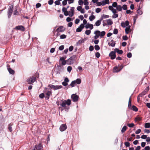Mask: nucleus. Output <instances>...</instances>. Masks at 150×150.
Wrapping results in <instances>:
<instances>
[{
  "mask_svg": "<svg viewBox=\"0 0 150 150\" xmlns=\"http://www.w3.org/2000/svg\"><path fill=\"white\" fill-rule=\"evenodd\" d=\"M61 103L60 105L63 107H66V105L68 106L70 105L71 104V100L69 99H68L67 100H64L63 99L61 100Z\"/></svg>",
  "mask_w": 150,
  "mask_h": 150,
  "instance_id": "f257e3e1",
  "label": "nucleus"
},
{
  "mask_svg": "<svg viewBox=\"0 0 150 150\" xmlns=\"http://www.w3.org/2000/svg\"><path fill=\"white\" fill-rule=\"evenodd\" d=\"M76 56L73 55L67 60V64L70 65L74 63L76 60Z\"/></svg>",
  "mask_w": 150,
  "mask_h": 150,
  "instance_id": "f03ea898",
  "label": "nucleus"
},
{
  "mask_svg": "<svg viewBox=\"0 0 150 150\" xmlns=\"http://www.w3.org/2000/svg\"><path fill=\"white\" fill-rule=\"evenodd\" d=\"M13 10V6L12 5L9 6L7 11L8 17V18H10Z\"/></svg>",
  "mask_w": 150,
  "mask_h": 150,
  "instance_id": "7ed1b4c3",
  "label": "nucleus"
},
{
  "mask_svg": "<svg viewBox=\"0 0 150 150\" xmlns=\"http://www.w3.org/2000/svg\"><path fill=\"white\" fill-rule=\"evenodd\" d=\"M36 80V78L35 76H33L31 77L28 78L27 81L29 84H32L35 82Z\"/></svg>",
  "mask_w": 150,
  "mask_h": 150,
  "instance_id": "20e7f679",
  "label": "nucleus"
},
{
  "mask_svg": "<svg viewBox=\"0 0 150 150\" xmlns=\"http://www.w3.org/2000/svg\"><path fill=\"white\" fill-rule=\"evenodd\" d=\"M123 66L122 65L119 66L118 67H115L113 68V72H117L120 71L123 68Z\"/></svg>",
  "mask_w": 150,
  "mask_h": 150,
  "instance_id": "39448f33",
  "label": "nucleus"
},
{
  "mask_svg": "<svg viewBox=\"0 0 150 150\" xmlns=\"http://www.w3.org/2000/svg\"><path fill=\"white\" fill-rule=\"evenodd\" d=\"M71 98L73 101L76 102L78 100L79 96L76 94H73L71 95Z\"/></svg>",
  "mask_w": 150,
  "mask_h": 150,
  "instance_id": "423d86ee",
  "label": "nucleus"
},
{
  "mask_svg": "<svg viewBox=\"0 0 150 150\" xmlns=\"http://www.w3.org/2000/svg\"><path fill=\"white\" fill-rule=\"evenodd\" d=\"M116 53L115 51H112L109 54V56L111 59H114L116 57Z\"/></svg>",
  "mask_w": 150,
  "mask_h": 150,
  "instance_id": "0eeeda50",
  "label": "nucleus"
},
{
  "mask_svg": "<svg viewBox=\"0 0 150 150\" xmlns=\"http://www.w3.org/2000/svg\"><path fill=\"white\" fill-rule=\"evenodd\" d=\"M96 31L100 38H103V36L105 35L106 33L105 32V31L100 32L98 30H97Z\"/></svg>",
  "mask_w": 150,
  "mask_h": 150,
  "instance_id": "6e6552de",
  "label": "nucleus"
},
{
  "mask_svg": "<svg viewBox=\"0 0 150 150\" xmlns=\"http://www.w3.org/2000/svg\"><path fill=\"white\" fill-rule=\"evenodd\" d=\"M84 27V25L83 23L81 24L80 25V26L76 29V32H81L82 31V29H83Z\"/></svg>",
  "mask_w": 150,
  "mask_h": 150,
  "instance_id": "1a4fd4ad",
  "label": "nucleus"
},
{
  "mask_svg": "<svg viewBox=\"0 0 150 150\" xmlns=\"http://www.w3.org/2000/svg\"><path fill=\"white\" fill-rule=\"evenodd\" d=\"M147 88V89H145L142 93L139 94L138 96L140 97H142L144 96L145 95L149 90V88Z\"/></svg>",
  "mask_w": 150,
  "mask_h": 150,
  "instance_id": "9d476101",
  "label": "nucleus"
},
{
  "mask_svg": "<svg viewBox=\"0 0 150 150\" xmlns=\"http://www.w3.org/2000/svg\"><path fill=\"white\" fill-rule=\"evenodd\" d=\"M15 29L18 30H20L22 31H24L25 30L24 27L23 26L21 25L16 26Z\"/></svg>",
  "mask_w": 150,
  "mask_h": 150,
  "instance_id": "9b49d317",
  "label": "nucleus"
},
{
  "mask_svg": "<svg viewBox=\"0 0 150 150\" xmlns=\"http://www.w3.org/2000/svg\"><path fill=\"white\" fill-rule=\"evenodd\" d=\"M129 24V22L128 21H126L125 22H122L121 23V26L123 28H125L126 26H128Z\"/></svg>",
  "mask_w": 150,
  "mask_h": 150,
  "instance_id": "f8f14e48",
  "label": "nucleus"
},
{
  "mask_svg": "<svg viewBox=\"0 0 150 150\" xmlns=\"http://www.w3.org/2000/svg\"><path fill=\"white\" fill-rule=\"evenodd\" d=\"M67 128V126L66 124H62L59 127V129L60 131L61 132L64 131Z\"/></svg>",
  "mask_w": 150,
  "mask_h": 150,
  "instance_id": "ddd939ff",
  "label": "nucleus"
},
{
  "mask_svg": "<svg viewBox=\"0 0 150 150\" xmlns=\"http://www.w3.org/2000/svg\"><path fill=\"white\" fill-rule=\"evenodd\" d=\"M64 26H60L57 29L56 31L58 32H62L64 31Z\"/></svg>",
  "mask_w": 150,
  "mask_h": 150,
  "instance_id": "4468645a",
  "label": "nucleus"
},
{
  "mask_svg": "<svg viewBox=\"0 0 150 150\" xmlns=\"http://www.w3.org/2000/svg\"><path fill=\"white\" fill-rule=\"evenodd\" d=\"M108 45L110 46H111L114 47L115 46V42L113 40H112L110 42L108 43Z\"/></svg>",
  "mask_w": 150,
  "mask_h": 150,
  "instance_id": "2eb2a0df",
  "label": "nucleus"
},
{
  "mask_svg": "<svg viewBox=\"0 0 150 150\" xmlns=\"http://www.w3.org/2000/svg\"><path fill=\"white\" fill-rule=\"evenodd\" d=\"M115 53L117 52L119 54H122L123 52L122 50H120L118 48H115L114 49Z\"/></svg>",
  "mask_w": 150,
  "mask_h": 150,
  "instance_id": "dca6fc26",
  "label": "nucleus"
},
{
  "mask_svg": "<svg viewBox=\"0 0 150 150\" xmlns=\"http://www.w3.org/2000/svg\"><path fill=\"white\" fill-rule=\"evenodd\" d=\"M62 88V86L61 85H54V88L53 89L54 90H56L59 89H61Z\"/></svg>",
  "mask_w": 150,
  "mask_h": 150,
  "instance_id": "f3484780",
  "label": "nucleus"
},
{
  "mask_svg": "<svg viewBox=\"0 0 150 150\" xmlns=\"http://www.w3.org/2000/svg\"><path fill=\"white\" fill-rule=\"evenodd\" d=\"M9 72V73L13 75L15 73V71L14 70H13L11 68L9 67L7 68Z\"/></svg>",
  "mask_w": 150,
  "mask_h": 150,
  "instance_id": "a211bd4d",
  "label": "nucleus"
},
{
  "mask_svg": "<svg viewBox=\"0 0 150 150\" xmlns=\"http://www.w3.org/2000/svg\"><path fill=\"white\" fill-rule=\"evenodd\" d=\"M130 28V26L128 25L125 29V32L126 34H128L129 32V30Z\"/></svg>",
  "mask_w": 150,
  "mask_h": 150,
  "instance_id": "6ab92c4d",
  "label": "nucleus"
},
{
  "mask_svg": "<svg viewBox=\"0 0 150 150\" xmlns=\"http://www.w3.org/2000/svg\"><path fill=\"white\" fill-rule=\"evenodd\" d=\"M103 3V6H104L106 4H108L109 3V0H105L102 1Z\"/></svg>",
  "mask_w": 150,
  "mask_h": 150,
  "instance_id": "aec40b11",
  "label": "nucleus"
},
{
  "mask_svg": "<svg viewBox=\"0 0 150 150\" xmlns=\"http://www.w3.org/2000/svg\"><path fill=\"white\" fill-rule=\"evenodd\" d=\"M107 25H111L113 24V22L111 19H108L107 20Z\"/></svg>",
  "mask_w": 150,
  "mask_h": 150,
  "instance_id": "412c9836",
  "label": "nucleus"
},
{
  "mask_svg": "<svg viewBox=\"0 0 150 150\" xmlns=\"http://www.w3.org/2000/svg\"><path fill=\"white\" fill-rule=\"evenodd\" d=\"M84 40H80L76 42V44L77 45H79L84 42Z\"/></svg>",
  "mask_w": 150,
  "mask_h": 150,
  "instance_id": "4be33fe9",
  "label": "nucleus"
},
{
  "mask_svg": "<svg viewBox=\"0 0 150 150\" xmlns=\"http://www.w3.org/2000/svg\"><path fill=\"white\" fill-rule=\"evenodd\" d=\"M43 146L41 144H39L37 146L38 150H43Z\"/></svg>",
  "mask_w": 150,
  "mask_h": 150,
  "instance_id": "5701e85b",
  "label": "nucleus"
},
{
  "mask_svg": "<svg viewBox=\"0 0 150 150\" xmlns=\"http://www.w3.org/2000/svg\"><path fill=\"white\" fill-rule=\"evenodd\" d=\"M74 81H75L76 83L77 84H79L81 82V80L80 79H77L76 80Z\"/></svg>",
  "mask_w": 150,
  "mask_h": 150,
  "instance_id": "b1692460",
  "label": "nucleus"
},
{
  "mask_svg": "<svg viewBox=\"0 0 150 150\" xmlns=\"http://www.w3.org/2000/svg\"><path fill=\"white\" fill-rule=\"evenodd\" d=\"M74 8H75L74 7H71V11H72L71 12L72 13V14H71L70 15L71 16H73L74 15Z\"/></svg>",
  "mask_w": 150,
  "mask_h": 150,
  "instance_id": "393cba45",
  "label": "nucleus"
},
{
  "mask_svg": "<svg viewBox=\"0 0 150 150\" xmlns=\"http://www.w3.org/2000/svg\"><path fill=\"white\" fill-rule=\"evenodd\" d=\"M13 124L11 123L8 124V129L10 132L12 131V127L11 126L13 125Z\"/></svg>",
  "mask_w": 150,
  "mask_h": 150,
  "instance_id": "a878e982",
  "label": "nucleus"
},
{
  "mask_svg": "<svg viewBox=\"0 0 150 150\" xmlns=\"http://www.w3.org/2000/svg\"><path fill=\"white\" fill-rule=\"evenodd\" d=\"M94 34H95V35L94 36V38L96 40L99 37V36H98V34L96 31L94 32Z\"/></svg>",
  "mask_w": 150,
  "mask_h": 150,
  "instance_id": "bb28decb",
  "label": "nucleus"
},
{
  "mask_svg": "<svg viewBox=\"0 0 150 150\" xmlns=\"http://www.w3.org/2000/svg\"><path fill=\"white\" fill-rule=\"evenodd\" d=\"M116 8V9L119 11H121L122 10V7L121 5H118Z\"/></svg>",
  "mask_w": 150,
  "mask_h": 150,
  "instance_id": "cd10ccee",
  "label": "nucleus"
},
{
  "mask_svg": "<svg viewBox=\"0 0 150 150\" xmlns=\"http://www.w3.org/2000/svg\"><path fill=\"white\" fill-rule=\"evenodd\" d=\"M144 127L146 128H150V123H145Z\"/></svg>",
  "mask_w": 150,
  "mask_h": 150,
  "instance_id": "c85d7f7f",
  "label": "nucleus"
},
{
  "mask_svg": "<svg viewBox=\"0 0 150 150\" xmlns=\"http://www.w3.org/2000/svg\"><path fill=\"white\" fill-rule=\"evenodd\" d=\"M101 23V22H100V21L99 20H98L96 21V22L95 23V25L97 26H98L100 25Z\"/></svg>",
  "mask_w": 150,
  "mask_h": 150,
  "instance_id": "c756f323",
  "label": "nucleus"
},
{
  "mask_svg": "<svg viewBox=\"0 0 150 150\" xmlns=\"http://www.w3.org/2000/svg\"><path fill=\"white\" fill-rule=\"evenodd\" d=\"M13 14L14 15H18V13L17 11V8H15Z\"/></svg>",
  "mask_w": 150,
  "mask_h": 150,
  "instance_id": "7c9ffc66",
  "label": "nucleus"
},
{
  "mask_svg": "<svg viewBox=\"0 0 150 150\" xmlns=\"http://www.w3.org/2000/svg\"><path fill=\"white\" fill-rule=\"evenodd\" d=\"M76 84L75 81H73L71 82V83L70 84V86L71 87H73Z\"/></svg>",
  "mask_w": 150,
  "mask_h": 150,
  "instance_id": "2f4dec72",
  "label": "nucleus"
},
{
  "mask_svg": "<svg viewBox=\"0 0 150 150\" xmlns=\"http://www.w3.org/2000/svg\"><path fill=\"white\" fill-rule=\"evenodd\" d=\"M95 18V17L94 15L90 16L89 17V19L91 21H93Z\"/></svg>",
  "mask_w": 150,
  "mask_h": 150,
  "instance_id": "473e14b6",
  "label": "nucleus"
},
{
  "mask_svg": "<svg viewBox=\"0 0 150 150\" xmlns=\"http://www.w3.org/2000/svg\"><path fill=\"white\" fill-rule=\"evenodd\" d=\"M72 69V67L71 66H69L67 68V71L69 73H70L71 72Z\"/></svg>",
  "mask_w": 150,
  "mask_h": 150,
  "instance_id": "72a5a7b5",
  "label": "nucleus"
},
{
  "mask_svg": "<svg viewBox=\"0 0 150 150\" xmlns=\"http://www.w3.org/2000/svg\"><path fill=\"white\" fill-rule=\"evenodd\" d=\"M127 127L125 126H124L121 130V132L122 133L125 132L127 129Z\"/></svg>",
  "mask_w": 150,
  "mask_h": 150,
  "instance_id": "f704fd0d",
  "label": "nucleus"
},
{
  "mask_svg": "<svg viewBox=\"0 0 150 150\" xmlns=\"http://www.w3.org/2000/svg\"><path fill=\"white\" fill-rule=\"evenodd\" d=\"M141 120V118L139 117H136L135 119V122L139 121Z\"/></svg>",
  "mask_w": 150,
  "mask_h": 150,
  "instance_id": "c9c22d12",
  "label": "nucleus"
},
{
  "mask_svg": "<svg viewBox=\"0 0 150 150\" xmlns=\"http://www.w3.org/2000/svg\"><path fill=\"white\" fill-rule=\"evenodd\" d=\"M67 37V35H64V34H63L62 35H61L60 36V39H65Z\"/></svg>",
  "mask_w": 150,
  "mask_h": 150,
  "instance_id": "e433bc0d",
  "label": "nucleus"
},
{
  "mask_svg": "<svg viewBox=\"0 0 150 150\" xmlns=\"http://www.w3.org/2000/svg\"><path fill=\"white\" fill-rule=\"evenodd\" d=\"M94 48L96 50H98L100 49V47L98 45H95L94 46Z\"/></svg>",
  "mask_w": 150,
  "mask_h": 150,
  "instance_id": "4c0bfd02",
  "label": "nucleus"
},
{
  "mask_svg": "<svg viewBox=\"0 0 150 150\" xmlns=\"http://www.w3.org/2000/svg\"><path fill=\"white\" fill-rule=\"evenodd\" d=\"M131 97L130 96L129 98L128 102V106L129 108V107L131 106Z\"/></svg>",
  "mask_w": 150,
  "mask_h": 150,
  "instance_id": "58836bf2",
  "label": "nucleus"
},
{
  "mask_svg": "<svg viewBox=\"0 0 150 150\" xmlns=\"http://www.w3.org/2000/svg\"><path fill=\"white\" fill-rule=\"evenodd\" d=\"M91 33V31L90 30H87L85 32V33L87 35H89Z\"/></svg>",
  "mask_w": 150,
  "mask_h": 150,
  "instance_id": "ea45409f",
  "label": "nucleus"
},
{
  "mask_svg": "<svg viewBox=\"0 0 150 150\" xmlns=\"http://www.w3.org/2000/svg\"><path fill=\"white\" fill-rule=\"evenodd\" d=\"M117 3L116 2H113L112 4V6L114 7H116L117 6Z\"/></svg>",
  "mask_w": 150,
  "mask_h": 150,
  "instance_id": "a19ab883",
  "label": "nucleus"
},
{
  "mask_svg": "<svg viewBox=\"0 0 150 150\" xmlns=\"http://www.w3.org/2000/svg\"><path fill=\"white\" fill-rule=\"evenodd\" d=\"M132 108H133V110L135 111H137L138 110L137 108L134 105H133L132 106Z\"/></svg>",
  "mask_w": 150,
  "mask_h": 150,
  "instance_id": "79ce46f5",
  "label": "nucleus"
},
{
  "mask_svg": "<svg viewBox=\"0 0 150 150\" xmlns=\"http://www.w3.org/2000/svg\"><path fill=\"white\" fill-rule=\"evenodd\" d=\"M124 144L126 147H129L130 146V143L128 142H126Z\"/></svg>",
  "mask_w": 150,
  "mask_h": 150,
  "instance_id": "37998d69",
  "label": "nucleus"
},
{
  "mask_svg": "<svg viewBox=\"0 0 150 150\" xmlns=\"http://www.w3.org/2000/svg\"><path fill=\"white\" fill-rule=\"evenodd\" d=\"M100 56V54L98 52H97L95 54V56L97 58H99Z\"/></svg>",
  "mask_w": 150,
  "mask_h": 150,
  "instance_id": "c03bdc74",
  "label": "nucleus"
},
{
  "mask_svg": "<svg viewBox=\"0 0 150 150\" xmlns=\"http://www.w3.org/2000/svg\"><path fill=\"white\" fill-rule=\"evenodd\" d=\"M118 33V31L117 29L115 28V29L113 30V34H114L116 35Z\"/></svg>",
  "mask_w": 150,
  "mask_h": 150,
  "instance_id": "a18cd8bd",
  "label": "nucleus"
},
{
  "mask_svg": "<svg viewBox=\"0 0 150 150\" xmlns=\"http://www.w3.org/2000/svg\"><path fill=\"white\" fill-rule=\"evenodd\" d=\"M67 0H64V1H62V4L63 6H64L67 4Z\"/></svg>",
  "mask_w": 150,
  "mask_h": 150,
  "instance_id": "49530a36",
  "label": "nucleus"
},
{
  "mask_svg": "<svg viewBox=\"0 0 150 150\" xmlns=\"http://www.w3.org/2000/svg\"><path fill=\"white\" fill-rule=\"evenodd\" d=\"M101 11V9L99 8H96V12L97 13H99Z\"/></svg>",
  "mask_w": 150,
  "mask_h": 150,
  "instance_id": "de8ad7c7",
  "label": "nucleus"
},
{
  "mask_svg": "<svg viewBox=\"0 0 150 150\" xmlns=\"http://www.w3.org/2000/svg\"><path fill=\"white\" fill-rule=\"evenodd\" d=\"M52 94V92L50 91H48L47 93H46V94L47 96H50V95Z\"/></svg>",
  "mask_w": 150,
  "mask_h": 150,
  "instance_id": "09e8293b",
  "label": "nucleus"
},
{
  "mask_svg": "<svg viewBox=\"0 0 150 150\" xmlns=\"http://www.w3.org/2000/svg\"><path fill=\"white\" fill-rule=\"evenodd\" d=\"M64 48V46L63 45H62L60 46L59 47V49L60 50H63Z\"/></svg>",
  "mask_w": 150,
  "mask_h": 150,
  "instance_id": "8fccbe9b",
  "label": "nucleus"
},
{
  "mask_svg": "<svg viewBox=\"0 0 150 150\" xmlns=\"http://www.w3.org/2000/svg\"><path fill=\"white\" fill-rule=\"evenodd\" d=\"M137 13L140 15H142V12L140 10L139 8L137 10Z\"/></svg>",
  "mask_w": 150,
  "mask_h": 150,
  "instance_id": "3c124183",
  "label": "nucleus"
},
{
  "mask_svg": "<svg viewBox=\"0 0 150 150\" xmlns=\"http://www.w3.org/2000/svg\"><path fill=\"white\" fill-rule=\"evenodd\" d=\"M67 64V60H64L62 61V65H65L66 64Z\"/></svg>",
  "mask_w": 150,
  "mask_h": 150,
  "instance_id": "603ef678",
  "label": "nucleus"
},
{
  "mask_svg": "<svg viewBox=\"0 0 150 150\" xmlns=\"http://www.w3.org/2000/svg\"><path fill=\"white\" fill-rule=\"evenodd\" d=\"M39 97L41 98H43L44 97V94L42 93L40 94L39 96Z\"/></svg>",
  "mask_w": 150,
  "mask_h": 150,
  "instance_id": "864d4df0",
  "label": "nucleus"
},
{
  "mask_svg": "<svg viewBox=\"0 0 150 150\" xmlns=\"http://www.w3.org/2000/svg\"><path fill=\"white\" fill-rule=\"evenodd\" d=\"M94 49V47L93 46H90L89 48V50L90 51H92Z\"/></svg>",
  "mask_w": 150,
  "mask_h": 150,
  "instance_id": "5fc2aeb1",
  "label": "nucleus"
},
{
  "mask_svg": "<svg viewBox=\"0 0 150 150\" xmlns=\"http://www.w3.org/2000/svg\"><path fill=\"white\" fill-rule=\"evenodd\" d=\"M53 0H50L48 1V4L50 5H51L53 4Z\"/></svg>",
  "mask_w": 150,
  "mask_h": 150,
  "instance_id": "6e6d98bb",
  "label": "nucleus"
},
{
  "mask_svg": "<svg viewBox=\"0 0 150 150\" xmlns=\"http://www.w3.org/2000/svg\"><path fill=\"white\" fill-rule=\"evenodd\" d=\"M89 3L87 0H84L83 4L84 5H88Z\"/></svg>",
  "mask_w": 150,
  "mask_h": 150,
  "instance_id": "4d7b16f0",
  "label": "nucleus"
},
{
  "mask_svg": "<svg viewBox=\"0 0 150 150\" xmlns=\"http://www.w3.org/2000/svg\"><path fill=\"white\" fill-rule=\"evenodd\" d=\"M127 56L128 58H131L132 56V54L131 52L128 53L127 54Z\"/></svg>",
  "mask_w": 150,
  "mask_h": 150,
  "instance_id": "13d9d810",
  "label": "nucleus"
},
{
  "mask_svg": "<svg viewBox=\"0 0 150 150\" xmlns=\"http://www.w3.org/2000/svg\"><path fill=\"white\" fill-rule=\"evenodd\" d=\"M128 125L129 127H132L134 126V125L133 123H132L128 124Z\"/></svg>",
  "mask_w": 150,
  "mask_h": 150,
  "instance_id": "bf43d9fd",
  "label": "nucleus"
},
{
  "mask_svg": "<svg viewBox=\"0 0 150 150\" xmlns=\"http://www.w3.org/2000/svg\"><path fill=\"white\" fill-rule=\"evenodd\" d=\"M122 38L124 40H126L128 39V37L127 35L123 36Z\"/></svg>",
  "mask_w": 150,
  "mask_h": 150,
  "instance_id": "052dcab7",
  "label": "nucleus"
},
{
  "mask_svg": "<svg viewBox=\"0 0 150 150\" xmlns=\"http://www.w3.org/2000/svg\"><path fill=\"white\" fill-rule=\"evenodd\" d=\"M118 16V14L115 13L112 16V18H115L117 17Z\"/></svg>",
  "mask_w": 150,
  "mask_h": 150,
  "instance_id": "680f3d73",
  "label": "nucleus"
},
{
  "mask_svg": "<svg viewBox=\"0 0 150 150\" xmlns=\"http://www.w3.org/2000/svg\"><path fill=\"white\" fill-rule=\"evenodd\" d=\"M122 8L123 10H125L127 9V6L126 5L124 4L122 6Z\"/></svg>",
  "mask_w": 150,
  "mask_h": 150,
  "instance_id": "e2e57ef3",
  "label": "nucleus"
},
{
  "mask_svg": "<svg viewBox=\"0 0 150 150\" xmlns=\"http://www.w3.org/2000/svg\"><path fill=\"white\" fill-rule=\"evenodd\" d=\"M141 130L140 129H137L136 131L135 132V133L136 134H139L141 132Z\"/></svg>",
  "mask_w": 150,
  "mask_h": 150,
  "instance_id": "0e129e2a",
  "label": "nucleus"
},
{
  "mask_svg": "<svg viewBox=\"0 0 150 150\" xmlns=\"http://www.w3.org/2000/svg\"><path fill=\"white\" fill-rule=\"evenodd\" d=\"M73 20H72L71 18L70 17H68L66 19V21L67 22H69L71 21H72Z\"/></svg>",
  "mask_w": 150,
  "mask_h": 150,
  "instance_id": "69168bd1",
  "label": "nucleus"
},
{
  "mask_svg": "<svg viewBox=\"0 0 150 150\" xmlns=\"http://www.w3.org/2000/svg\"><path fill=\"white\" fill-rule=\"evenodd\" d=\"M62 84L63 86H67L68 84L67 83L65 82L64 81L62 82Z\"/></svg>",
  "mask_w": 150,
  "mask_h": 150,
  "instance_id": "338daca9",
  "label": "nucleus"
},
{
  "mask_svg": "<svg viewBox=\"0 0 150 150\" xmlns=\"http://www.w3.org/2000/svg\"><path fill=\"white\" fill-rule=\"evenodd\" d=\"M147 137L146 135H143L141 136V138L143 139H145L147 138Z\"/></svg>",
  "mask_w": 150,
  "mask_h": 150,
  "instance_id": "774afa93",
  "label": "nucleus"
}]
</instances>
